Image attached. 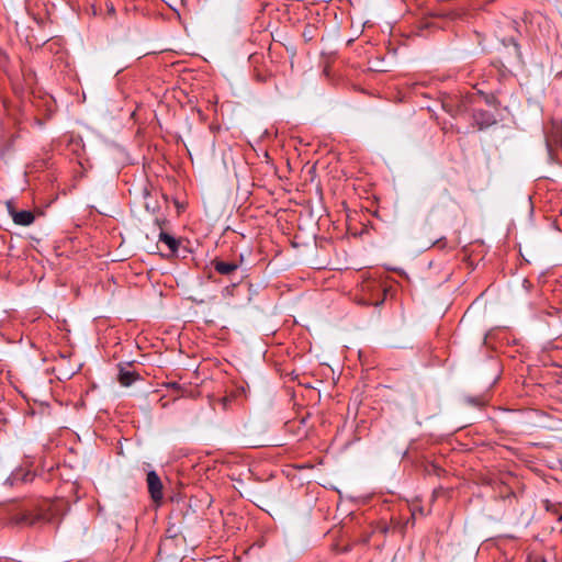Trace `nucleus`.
<instances>
[{
  "mask_svg": "<svg viewBox=\"0 0 562 562\" xmlns=\"http://www.w3.org/2000/svg\"><path fill=\"white\" fill-rule=\"evenodd\" d=\"M464 402L473 407H484L488 400L484 395H477V396H465Z\"/></svg>",
  "mask_w": 562,
  "mask_h": 562,
  "instance_id": "nucleus-12",
  "label": "nucleus"
},
{
  "mask_svg": "<svg viewBox=\"0 0 562 562\" xmlns=\"http://www.w3.org/2000/svg\"><path fill=\"white\" fill-rule=\"evenodd\" d=\"M270 77H271L270 74H263L257 69L255 71V79L258 82H261V83L267 82Z\"/></svg>",
  "mask_w": 562,
  "mask_h": 562,
  "instance_id": "nucleus-14",
  "label": "nucleus"
},
{
  "mask_svg": "<svg viewBox=\"0 0 562 562\" xmlns=\"http://www.w3.org/2000/svg\"><path fill=\"white\" fill-rule=\"evenodd\" d=\"M159 243H162L167 246V248L170 250V254H176L179 247V241L171 235H169L166 232H160L159 234Z\"/></svg>",
  "mask_w": 562,
  "mask_h": 562,
  "instance_id": "nucleus-9",
  "label": "nucleus"
},
{
  "mask_svg": "<svg viewBox=\"0 0 562 562\" xmlns=\"http://www.w3.org/2000/svg\"><path fill=\"white\" fill-rule=\"evenodd\" d=\"M557 78H562V70L557 74Z\"/></svg>",
  "mask_w": 562,
  "mask_h": 562,
  "instance_id": "nucleus-15",
  "label": "nucleus"
},
{
  "mask_svg": "<svg viewBox=\"0 0 562 562\" xmlns=\"http://www.w3.org/2000/svg\"><path fill=\"white\" fill-rule=\"evenodd\" d=\"M363 290L364 291H373V290H376L379 292H382L383 295L381 299L376 300L375 302H372V304L374 305H380L383 303L384 301V296H385V290L381 286V284L376 281H369L367 282L364 285H363Z\"/></svg>",
  "mask_w": 562,
  "mask_h": 562,
  "instance_id": "nucleus-11",
  "label": "nucleus"
},
{
  "mask_svg": "<svg viewBox=\"0 0 562 562\" xmlns=\"http://www.w3.org/2000/svg\"><path fill=\"white\" fill-rule=\"evenodd\" d=\"M146 482L151 499L155 503L160 502L164 497L162 483L156 471L151 470L147 473Z\"/></svg>",
  "mask_w": 562,
  "mask_h": 562,
  "instance_id": "nucleus-2",
  "label": "nucleus"
},
{
  "mask_svg": "<svg viewBox=\"0 0 562 562\" xmlns=\"http://www.w3.org/2000/svg\"><path fill=\"white\" fill-rule=\"evenodd\" d=\"M109 12H112V13L114 12L113 5L109 9Z\"/></svg>",
  "mask_w": 562,
  "mask_h": 562,
  "instance_id": "nucleus-18",
  "label": "nucleus"
},
{
  "mask_svg": "<svg viewBox=\"0 0 562 562\" xmlns=\"http://www.w3.org/2000/svg\"><path fill=\"white\" fill-rule=\"evenodd\" d=\"M212 266L214 270L222 276H231L233 274L239 267L238 262L235 261H224L220 258H215L212 260Z\"/></svg>",
  "mask_w": 562,
  "mask_h": 562,
  "instance_id": "nucleus-6",
  "label": "nucleus"
},
{
  "mask_svg": "<svg viewBox=\"0 0 562 562\" xmlns=\"http://www.w3.org/2000/svg\"><path fill=\"white\" fill-rule=\"evenodd\" d=\"M171 386L172 387H179L178 383H176V382L171 383Z\"/></svg>",
  "mask_w": 562,
  "mask_h": 562,
  "instance_id": "nucleus-17",
  "label": "nucleus"
},
{
  "mask_svg": "<svg viewBox=\"0 0 562 562\" xmlns=\"http://www.w3.org/2000/svg\"><path fill=\"white\" fill-rule=\"evenodd\" d=\"M48 162V160H42V165L41 166H46Z\"/></svg>",
  "mask_w": 562,
  "mask_h": 562,
  "instance_id": "nucleus-16",
  "label": "nucleus"
},
{
  "mask_svg": "<svg viewBox=\"0 0 562 562\" xmlns=\"http://www.w3.org/2000/svg\"><path fill=\"white\" fill-rule=\"evenodd\" d=\"M473 120L480 130L486 128L496 122L494 115L486 110H475L473 112Z\"/></svg>",
  "mask_w": 562,
  "mask_h": 562,
  "instance_id": "nucleus-7",
  "label": "nucleus"
},
{
  "mask_svg": "<svg viewBox=\"0 0 562 562\" xmlns=\"http://www.w3.org/2000/svg\"><path fill=\"white\" fill-rule=\"evenodd\" d=\"M150 190L151 187L149 184H145L142 189V194L145 200L144 206L146 211L150 212L151 214H156L159 211L160 206L157 201L151 199Z\"/></svg>",
  "mask_w": 562,
  "mask_h": 562,
  "instance_id": "nucleus-8",
  "label": "nucleus"
},
{
  "mask_svg": "<svg viewBox=\"0 0 562 562\" xmlns=\"http://www.w3.org/2000/svg\"><path fill=\"white\" fill-rule=\"evenodd\" d=\"M25 85L31 88L34 83L35 74L30 68L22 69Z\"/></svg>",
  "mask_w": 562,
  "mask_h": 562,
  "instance_id": "nucleus-13",
  "label": "nucleus"
},
{
  "mask_svg": "<svg viewBox=\"0 0 562 562\" xmlns=\"http://www.w3.org/2000/svg\"><path fill=\"white\" fill-rule=\"evenodd\" d=\"M442 108L448 114L456 117L467 111V103L464 100L449 99L442 102Z\"/></svg>",
  "mask_w": 562,
  "mask_h": 562,
  "instance_id": "nucleus-5",
  "label": "nucleus"
},
{
  "mask_svg": "<svg viewBox=\"0 0 562 562\" xmlns=\"http://www.w3.org/2000/svg\"><path fill=\"white\" fill-rule=\"evenodd\" d=\"M9 514V525L19 527L48 524L55 517L53 503L47 499L20 505L15 512L10 510Z\"/></svg>",
  "mask_w": 562,
  "mask_h": 562,
  "instance_id": "nucleus-1",
  "label": "nucleus"
},
{
  "mask_svg": "<svg viewBox=\"0 0 562 562\" xmlns=\"http://www.w3.org/2000/svg\"><path fill=\"white\" fill-rule=\"evenodd\" d=\"M35 474L30 470L16 469L4 481L8 486H15L19 484L30 483L34 480Z\"/></svg>",
  "mask_w": 562,
  "mask_h": 562,
  "instance_id": "nucleus-4",
  "label": "nucleus"
},
{
  "mask_svg": "<svg viewBox=\"0 0 562 562\" xmlns=\"http://www.w3.org/2000/svg\"><path fill=\"white\" fill-rule=\"evenodd\" d=\"M137 378H138V374L136 372L125 370L123 367L120 368L119 382L123 386L132 385Z\"/></svg>",
  "mask_w": 562,
  "mask_h": 562,
  "instance_id": "nucleus-10",
  "label": "nucleus"
},
{
  "mask_svg": "<svg viewBox=\"0 0 562 562\" xmlns=\"http://www.w3.org/2000/svg\"><path fill=\"white\" fill-rule=\"evenodd\" d=\"M8 212L11 215L14 224L21 226H30L35 221V215L27 210L16 211L12 202L7 203Z\"/></svg>",
  "mask_w": 562,
  "mask_h": 562,
  "instance_id": "nucleus-3",
  "label": "nucleus"
}]
</instances>
